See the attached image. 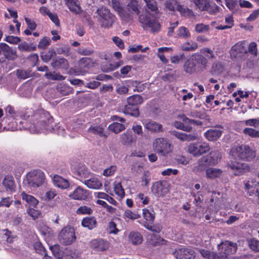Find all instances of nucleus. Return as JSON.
Instances as JSON below:
<instances>
[{"instance_id":"obj_1","label":"nucleus","mask_w":259,"mask_h":259,"mask_svg":"<svg viewBox=\"0 0 259 259\" xmlns=\"http://www.w3.org/2000/svg\"><path fill=\"white\" fill-rule=\"evenodd\" d=\"M208 65L207 59L200 54H194L188 59L184 65L186 72L192 74L201 72L206 69Z\"/></svg>"},{"instance_id":"obj_2","label":"nucleus","mask_w":259,"mask_h":259,"mask_svg":"<svg viewBox=\"0 0 259 259\" xmlns=\"http://www.w3.org/2000/svg\"><path fill=\"white\" fill-rule=\"evenodd\" d=\"M221 158V154L218 150H212L208 155L198 159V164L193 167V170L195 172L204 171L207 167L217 164Z\"/></svg>"},{"instance_id":"obj_3","label":"nucleus","mask_w":259,"mask_h":259,"mask_svg":"<svg viewBox=\"0 0 259 259\" xmlns=\"http://www.w3.org/2000/svg\"><path fill=\"white\" fill-rule=\"evenodd\" d=\"M24 117H25V116ZM20 122L23 125V128L28 130L31 133L40 132L47 124L44 115L39 116L37 114L31 116L29 120L24 118Z\"/></svg>"},{"instance_id":"obj_4","label":"nucleus","mask_w":259,"mask_h":259,"mask_svg":"<svg viewBox=\"0 0 259 259\" xmlns=\"http://www.w3.org/2000/svg\"><path fill=\"white\" fill-rule=\"evenodd\" d=\"M232 156L245 161H251L255 157V151L248 145H241L232 148L231 150Z\"/></svg>"},{"instance_id":"obj_5","label":"nucleus","mask_w":259,"mask_h":259,"mask_svg":"<svg viewBox=\"0 0 259 259\" xmlns=\"http://www.w3.org/2000/svg\"><path fill=\"white\" fill-rule=\"evenodd\" d=\"M230 55L232 60L241 63L248 62V54L244 41H239L233 45L230 50Z\"/></svg>"},{"instance_id":"obj_6","label":"nucleus","mask_w":259,"mask_h":259,"mask_svg":"<svg viewBox=\"0 0 259 259\" xmlns=\"http://www.w3.org/2000/svg\"><path fill=\"white\" fill-rule=\"evenodd\" d=\"M153 150L161 156H166L172 152L173 146L168 139L157 138L153 142Z\"/></svg>"},{"instance_id":"obj_7","label":"nucleus","mask_w":259,"mask_h":259,"mask_svg":"<svg viewBox=\"0 0 259 259\" xmlns=\"http://www.w3.org/2000/svg\"><path fill=\"white\" fill-rule=\"evenodd\" d=\"M98 20L102 27L109 28L112 27L115 22V16L111 13L110 10L106 8L102 7L97 10Z\"/></svg>"},{"instance_id":"obj_8","label":"nucleus","mask_w":259,"mask_h":259,"mask_svg":"<svg viewBox=\"0 0 259 259\" xmlns=\"http://www.w3.org/2000/svg\"><path fill=\"white\" fill-rule=\"evenodd\" d=\"M139 21L144 29L148 30L149 28L152 33L158 32L160 30L161 25L158 20L150 15H141Z\"/></svg>"},{"instance_id":"obj_9","label":"nucleus","mask_w":259,"mask_h":259,"mask_svg":"<svg viewBox=\"0 0 259 259\" xmlns=\"http://www.w3.org/2000/svg\"><path fill=\"white\" fill-rule=\"evenodd\" d=\"M210 150L209 144L205 142L191 143L188 146V152L195 157H199L207 153Z\"/></svg>"},{"instance_id":"obj_10","label":"nucleus","mask_w":259,"mask_h":259,"mask_svg":"<svg viewBox=\"0 0 259 259\" xmlns=\"http://www.w3.org/2000/svg\"><path fill=\"white\" fill-rule=\"evenodd\" d=\"M58 239L59 242L64 245L71 244L76 240L74 228L70 226L64 227L59 233Z\"/></svg>"},{"instance_id":"obj_11","label":"nucleus","mask_w":259,"mask_h":259,"mask_svg":"<svg viewBox=\"0 0 259 259\" xmlns=\"http://www.w3.org/2000/svg\"><path fill=\"white\" fill-rule=\"evenodd\" d=\"M45 174L40 170H32L26 175V182L30 187H38L45 183Z\"/></svg>"},{"instance_id":"obj_12","label":"nucleus","mask_w":259,"mask_h":259,"mask_svg":"<svg viewBox=\"0 0 259 259\" xmlns=\"http://www.w3.org/2000/svg\"><path fill=\"white\" fill-rule=\"evenodd\" d=\"M169 185L165 180L154 183L151 187L152 193L157 197H163L169 192Z\"/></svg>"},{"instance_id":"obj_13","label":"nucleus","mask_w":259,"mask_h":259,"mask_svg":"<svg viewBox=\"0 0 259 259\" xmlns=\"http://www.w3.org/2000/svg\"><path fill=\"white\" fill-rule=\"evenodd\" d=\"M93 66V62L90 58L83 57L78 62L77 68L75 69V72L77 74H84L88 72Z\"/></svg>"},{"instance_id":"obj_14","label":"nucleus","mask_w":259,"mask_h":259,"mask_svg":"<svg viewBox=\"0 0 259 259\" xmlns=\"http://www.w3.org/2000/svg\"><path fill=\"white\" fill-rule=\"evenodd\" d=\"M219 249L220 250V254L227 256L234 254L236 252L237 247L235 243L229 241H225L218 245Z\"/></svg>"},{"instance_id":"obj_15","label":"nucleus","mask_w":259,"mask_h":259,"mask_svg":"<svg viewBox=\"0 0 259 259\" xmlns=\"http://www.w3.org/2000/svg\"><path fill=\"white\" fill-rule=\"evenodd\" d=\"M228 166L234 171L235 175H240L246 171H248L249 166L247 164L238 162L235 160L228 163Z\"/></svg>"},{"instance_id":"obj_16","label":"nucleus","mask_w":259,"mask_h":259,"mask_svg":"<svg viewBox=\"0 0 259 259\" xmlns=\"http://www.w3.org/2000/svg\"><path fill=\"white\" fill-rule=\"evenodd\" d=\"M143 125L145 128L151 133H159L163 132L162 125L152 119L146 120Z\"/></svg>"},{"instance_id":"obj_17","label":"nucleus","mask_w":259,"mask_h":259,"mask_svg":"<svg viewBox=\"0 0 259 259\" xmlns=\"http://www.w3.org/2000/svg\"><path fill=\"white\" fill-rule=\"evenodd\" d=\"M90 246L96 251H103L108 249L109 243L103 239H95L90 242Z\"/></svg>"},{"instance_id":"obj_18","label":"nucleus","mask_w":259,"mask_h":259,"mask_svg":"<svg viewBox=\"0 0 259 259\" xmlns=\"http://www.w3.org/2000/svg\"><path fill=\"white\" fill-rule=\"evenodd\" d=\"M0 51L3 52L5 59L14 60L17 57L16 50L11 48L7 44H0Z\"/></svg>"},{"instance_id":"obj_19","label":"nucleus","mask_w":259,"mask_h":259,"mask_svg":"<svg viewBox=\"0 0 259 259\" xmlns=\"http://www.w3.org/2000/svg\"><path fill=\"white\" fill-rule=\"evenodd\" d=\"M174 254L177 259H194L195 257L194 250L184 248L176 249Z\"/></svg>"},{"instance_id":"obj_20","label":"nucleus","mask_w":259,"mask_h":259,"mask_svg":"<svg viewBox=\"0 0 259 259\" xmlns=\"http://www.w3.org/2000/svg\"><path fill=\"white\" fill-rule=\"evenodd\" d=\"M248 54V62L246 65L249 67H252L254 65V62L257 55V45L255 42H251L248 46L247 50Z\"/></svg>"},{"instance_id":"obj_21","label":"nucleus","mask_w":259,"mask_h":259,"mask_svg":"<svg viewBox=\"0 0 259 259\" xmlns=\"http://www.w3.org/2000/svg\"><path fill=\"white\" fill-rule=\"evenodd\" d=\"M88 190L83 189L80 187H78L75 190L70 193L69 196L74 200H85L89 196Z\"/></svg>"},{"instance_id":"obj_22","label":"nucleus","mask_w":259,"mask_h":259,"mask_svg":"<svg viewBox=\"0 0 259 259\" xmlns=\"http://www.w3.org/2000/svg\"><path fill=\"white\" fill-rule=\"evenodd\" d=\"M222 133L223 132L221 130L210 128L204 133V136L208 141H215L220 138L222 135Z\"/></svg>"},{"instance_id":"obj_23","label":"nucleus","mask_w":259,"mask_h":259,"mask_svg":"<svg viewBox=\"0 0 259 259\" xmlns=\"http://www.w3.org/2000/svg\"><path fill=\"white\" fill-rule=\"evenodd\" d=\"M51 66L54 68H63L66 70L69 67L68 61L64 58L60 57L54 58L51 63Z\"/></svg>"},{"instance_id":"obj_24","label":"nucleus","mask_w":259,"mask_h":259,"mask_svg":"<svg viewBox=\"0 0 259 259\" xmlns=\"http://www.w3.org/2000/svg\"><path fill=\"white\" fill-rule=\"evenodd\" d=\"M3 185L7 191L14 192L15 191L16 184L12 176H6L3 180Z\"/></svg>"},{"instance_id":"obj_25","label":"nucleus","mask_w":259,"mask_h":259,"mask_svg":"<svg viewBox=\"0 0 259 259\" xmlns=\"http://www.w3.org/2000/svg\"><path fill=\"white\" fill-rule=\"evenodd\" d=\"M244 185L245 190L250 196H252L255 194V190L259 187V183L254 179H251L246 182Z\"/></svg>"},{"instance_id":"obj_26","label":"nucleus","mask_w":259,"mask_h":259,"mask_svg":"<svg viewBox=\"0 0 259 259\" xmlns=\"http://www.w3.org/2000/svg\"><path fill=\"white\" fill-rule=\"evenodd\" d=\"M174 135L178 139L182 141H191L196 140L198 138L196 133L186 134L180 132H175Z\"/></svg>"},{"instance_id":"obj_27","label":"nucleus","mask_w":259,"mask_h":259,"mask_svg":"<svg viewBox=\"0 0 259 259\" xmlns=\"http://www.w3.org/2000/svg\"><path fill=\"white\" fill-rule=\"evenodd\" d=\"M83 184L90 189H99L102 186L101 182L96 177L85 180Z\"/></svg>"},{"instance_id":"obj_28","label":"nucleus","mask_w":259,"mask_h":259,"mask_svg":"<svg viewBox=\"0 0 259 259\" xmlns=\"http://www.w3.org/2000/svg\"><path fill=\"white\" fill-rule=\"evenodd\" d=\"M205 170H206V177L210 179L219 178L223 174V170L220 168L209 167Z\"/></svg>"},{"instance_id":"obj_29","label":"nucleus","mask_w":259,"mask_h":259,"mask_svg":"<svg viewBox=\"0 0 259 259\" xmlns=\"http://www.w3.org/2000/svg\"><path fill=\"white\" fill-rule=\"evenodd\" d=\"M70 11L75 14H79L81 8L78 0H65Z\"/></svg>"},{"instance_id":"obj_30","label":"nucleus","mask_w":259,"mask_h":259,"mask_svg":"<svg viewBox=\"0 0 259 259\" xmlns=\"http://www.w3.org/2000/svg\"><path fill=\"white\" fill-rule=\"evenodd\" d=\"M81 225L85 228L92 230L96 227L97 222L94 217H86L82 220Z\"/></svg>"},{"instance_id":"obj_31","label":"nucleus","mask_w":259,"mask_h":259,"mask_svg":"<svg viewBox=\"0 0 259 259\" xmlns=\"http://www.w3.org/2000/svg\"><path fill=\"white\" fill-rule=\"evenodd\" d=\"M129 241L134 245L141 244L143 241L142 235L138 232H132L128 235Z\"/></svg>"},{"instance_id":"obj_32","label":"nucleus","mask_w":259,"mask_h":259,"mask_svg":"<svg viewBox=\"0 0 259 259\" xmlns=\"http://www.w3.org/2000/svg\"><path fill=\"white\" fill-rule=\"evenodd\" d=\"M123 112L125 114L138 117L139 115V107L126 104L124 107Z\"/></svg>"},{"instance_id":"obj_33","label":"nucleus","mask_w":259,"mask_h":259,"mask_svg":"<svg viewBox=\"0 0 259 259\" xmlns=\"http://www.w3.org/2000/svg\"><path fill=\"white\" fill-rule=\"evenodd\" d=\"M53 181L55 185L59 188L66 189L69 187L68 181L59 176H55Z\"/></svg>"},{"instance_id":"obj_34","label":"nucleus","mask_w":259,"mask_h":259,"mask_svg":"<svg viewBox=\"0 0 259 259\" xmlns=\"http://www.w3.org/2000/svg\"><path fill=\"white\" fill-rule=\"evenodd\" d=\"M74 172L80 177L88 178L90 175V172L84 165L79 164L75 169Z\"/></svg>"},{"instance_id":"obj_35","label":"nucleus","mask_w":259,"mask_h":259,"mask_svg":"<svg viewBox=\"0 0 259 259\" xmlns=\"http://www.w3.org/2000/svg\"><path fill=\"white\" fill-rule=\"evenodd\" d=\"M128 105H132L135 106H138L143 102V98L138 95H135L129 97L127 99Z\"/></svg>"},{"instance_id":"obj_36","label":"nucleus","mask_w":259,"mask_h":259,"mask_svg":"<svg viewBox=\"0 0 259 259\" xmlns=\"http://www.w3.org/2000/svg\"><path fill=\"white\" fill-rule=\"evenodd\" d=\"M198 48V45L195 42L186 41L182 44L181 46V49L184 51L192 52L196 50Z\"/></svg>"},{"instance_id":"obj_37","label":"nucleus","mask_w":259,"mask_h":259,"mask_svg":"<svg viewBox=\"0 0 259 259\" xmlns=\"http://www.w3.org/2000/svg\"><path fill=\"white\" fill-rule=\"evenodd\" d=\"M21 195L22 199L30 205L35 206L38 203V201L33 196L28 195L24 192L21 193Z\"/></svg>"},{"instance_id":"obj_38","label":"nucleus","mask_w":259,"mask_h":259,"mask_svg":"<svg viewBox=\"0 0 259 259\" xmlns=\"http://www.w3.org/2000/svg\"><path fill=\"white\" fill-rule=\"evenodd\" d=\"M127 10L132 14H136L138 15L140 11L139 9V4L136 0H132L127 5Z\"/></svg>"},{"instance_id":"obj_39","label":"nucleus","mask_w":259,"mask_h":259,"mask_svg":"<svg viewBox=\"0 0 259 259\" xmlns=\"http://www.w3.org/2000/svg\"><path fill=\"white\" fill-rule=\"evenodd\" d=\"M177 37L184 39L189 38L191 36V34L187 28L184 26L180 27L177 31Z\"/></svg>"},{"instance_id":"obj_40","label":"nucleus","mask_w":259,"mask_h":259,"mask_svg":"<svg viewBox=\"0 0 259 259\" xmlns=\"http://www.w3.org/2000/svg\"><path fill=\"white\" fill-rule=\"evenodd\" d=\"M243 134L252 138H259V130L254 128L246 127L243 131Z\"/></svg>"},{"instance_id":"obj_41","label":"nucleus","mask_w":259,"mask_h":259,"mask_svg":"<svg viewBox=\"0 0 259 259\" xmlns=\"http://www.w3.org/2000/svg\"><path fill=\"white\" fill-rule=\"evenodd\" d=\"M197 9L201 11H205L208 6V0H193Z\"/></svg>"},{"instance_id":"obj_42","label":"nucleus","mask_w":259,"mask_h":259,"mask_svg":"<svg viewBox=\"0 0 259 259\" xmlns=\"http://www.w3.org/2000/svg\"><path fill=\"white\" fill-rule=\"evenodd\" d=\"M201 55L204 56L207 60H212L215 58V56L214 54V52L213 50L208 48H205L201 50L200 51Z\"/></svg>"},{"instance_id":"obj_43","label":"nucleus","mask_w":259,"mask_h":259,"mask_svg":"<svg viewBox=\"0 0 259 259\" xmlns=\"http://www.w3.org/2000/svg\"><path fill=\"white\" fill-rule=\"evenodd\" d=\"M179 117L180 119H181L183 122L188 124H192L196 125H202V121L195 120V119H191L187 117L184 114H181L179 116Z\"/></svg>"},{"instance_id":"obj_44","label":"nucleus","mask_w":259,"mask_h":259,"mask_svg":"<svg viewBox=\"0 0 259 259\" xmlns=\"http://www.w3.org/2000/svg\"><path fill=\"white\" fill-rule=\"evenodd\" d=\"M223 71V67L219 62H214L211 68V72L212 74H219Z\"/></svg>"},{"instance_id":"obj_45","label":"nucleus","mask_w":259,"mask_h":259,"mask_svg":"<svg viewBox=\"0 0 259 259\" xmlns=\"http://www.w3.org/2000/svg\"><path fill=\"white\" fill-rule=\"evenodd\" d=\"M109 128L115 133L117 134L123 131L125 127L122 124L116 122L110 124L109 126Z\"/></svg>"},{"instance_id":"obj_46","label":"nucleus","mask_w":259,"mask_h":259,"mask_svg":"<svg viewBox=\"0 0 259 259\" xmlns=\"http://www.w3.org/2000/svg\"><path fill=\"white\" fill-rule=\"evenodd\" d=\"M88 132L94 134H96L100 137L103 136L104 129L100 126H91L88 129Z\"/></svg>"},{"instance_id":"obj_47","label":"nucleus","mask_w":259,"mask_h":259,"mask_svg":"<svg viewBox=\"0 0 259 259\" xmlns=\"http://www.w3.org/2000/svg\"><path fill=\"white\" fill-rule=\"evenodd\" d=\"M178 11H179L182 16H190L192 14V11L186 7L179 5L177 7Z\"/></svg>"},{"instance_id":"obj_48","label":"nucleus","mask_w":259,"mask_h":259,"mask_svg":"<svg viewBox=\"0 0 259 259\" xmlns=\"http://www.w3.org/2000/svg\"><path fill=\"white\" fill-rule=\"evenodd\" d=\"M179 5L178 2L176 0H169L165 3V7L171 11H175L177 10Z\"/></svg>"},{"instance_id":"obj_49","label":"nucleus","mask_w":259,"mask_h":259,"mask_svg":"<svg viewBox=\"0 0 259 259\" xmlns=\"http://www.w3.org/2000/svg\"><path fill=\"white\" fill-rule=\"evenodd\" d=\"M76 212L78 214H91L93 212V210L91 208L87 206H81L78 207Z\"/></svg>"},{"instance_id":"obj_50","label":"nucleus","mask_w":259,"mask_h":259,"mask_svg":"<svg viewBox=\"0 0 259 259\" xmlns=\"http://www.w3.org/2000/svg\"><path fill=\"white\" fill-rule=\"evenodd\" d=\"M121 142L124 144H131L134 140L133 137L130 133H124L120 136Z\"/></svg>"},{"instance_id":"obj_51","label":"nucleus","mask_w":259,"mask_h":259,"mask_svg":"<svg viewBox=\"0 0 259 259\" xmlns=\"http://www.w3.org/2000/svg\"><path fill=\"white\" fill-rule=\"evenodd\" d=\"M209 26L203 23L197 24L195 27V30L197 33H205L209 30Z\"/></svg>"},{"instance_id":"obj_52","label":"nucleus","mask_w":259,"mask_h":259,"mask_svg":"<svg viewBox=\"0 0 259 259\" xmlns=\"http://www.w3.org/2000/svg\"><path fill=\"white\" fill-rule=\"evenodd\" d=\"M51 39L49 37H44L39 42L38 48L39 49L44 50L46 49L50 44Z\"/></svg>"},{"instance_id":"obj_53","label":"nucleus","mask_w":259,"mask_h":259,"mask_svg":"<svg viewBox=\"0 0 259 259\" xmlns=\"http://www.w3.org/2000/svg\"><path fill=\"white\" fill-rule=\"evenodd\" d=\"M220 7L217 5L215 4H210L208 2V6L207 7L206 11H207L210 14H215L219 12Z\"/></svg>"},{"instance_id":"obj_54","label":"nucleus","mask_w":259,"mask_h":259,"mask_svg":"<svg viewBox=\"0 0 259 259\" xmlns=\"http://www.w3.org/2000/svg\"><path fill=\"white\" fill-rule=\"evenodd\" d=\"M140 217L139 215L135 212H132L131 210L126 209L123 213V218L124 219H128L131 220H136Z\"/></svg>"},{"instance_id":"obj_55","label":"nucleus","mask_w":259,"mask_h":259,"mask_svg":"<svg viewBox=\"0 0 259 259\" xmlns=\"http://www.w3.org/2000/svg\"><path fill=\"white\" fill-rule=\"evenodd\" d=\"M250 248L255 252H259V241L254 239L248 241Z\"/></svg>"},{"instance_id":"obj_56","label":"nucleus","mask_w":259,"mask_h":259,"mask_svg":"<svg viewBox=\"0 0 259 259\" xmlns=\"http://www.w3.org/2000/svg\"><path fill=\"white\" fill-rule=\"evenodd\" d=\"M189 115L192 117L199 118L200 119H205L209 120V117L207 115L201 114L197 111H192L190 112Z\"/></svg>"},{"instance_id":"obj_57","label":"nucleus","mask_w":259,"mask_h":259,"mask_svg":"<svg viewBox=\"0 0 259 259\" xmlns=\"http://www.w3.org/2000/svg\"><path fill=\"white\" fill-rule=\"evenodd\" d=\"M114 189L116 194H117L120 197H123L124 196V190L122 188L120 183H117L115 184L114 185Z\"/></svg>"},{"instance_id":"obj_58","label":"nucleus","mask_w":259,"mask_h":259,"mask_svg":"<svg viewBox=\"0 0 259 259\" xmlns=\"http://www.w3.org/2000/svg\"><path fill=\"white\" fill-rule=\"evenodd\" d=\"M116 169V166L114 165H111L110 167L104 170L103 175L106 177L111 176L114 174Z\"/></svg>"},{"instance_id":"obj_59","label":"nucleus","mask_w":259,"mask_h":259,"mask_svg":"<svg viewBox=\"0 0 259 259\" xmlns=\"http://www.w3.org/2000/svg\"><path fill=\"white\" fill-rule=\"evenodd\" d=\"M108 230L109 233L117 234L119 231L116 228V225L113 221H110L108 223Z\"/></svg>"},{"instance_id":"obj_60","label":"nucleus","mask_w":259,"mask_h":259,"mask_svg":"<svg viewBox=\"0 0 259 259\" xmlns=\"http://www.w3.org/2000/svg\"><path fill=\"white\" fill-rule=\"evenodd\" d=\"M143 214L144 219L149 222H153L154 220V215L147 209H143Z\"/></svg>"},{"instance_id":"obj_61","label":"nucleus","mask_w":259,"mask_h":259,"mask_svg":"<svg viewBox=\"0 0 259 259\" xmlns=\"http://www.w3.org/2000/svg\"><path fill=\"white\" fill-rule=\"evenodd\" d=\"M122 64V61H121L114 63H110L109 64V67H107L106 69L104 68V71L106 72L113 71L120 67Z\"/></svg>"},{"instance_id":"obj_62","label":"nucleus","mask_w":259,"mask_h":259,"mask_svg":"<svg viewBox=\"0 0 259 259\" xmlns=\"http://www.w3.org/2000/svg\"><path fill=\"white\" fill-rule=\"evenodd\" d=\"M244 122L246 126H253L254 127H259V120L257 119H249L245 120Z\"/></svg>"},{"instance_id":"obj_63","label":"nucleus","mask_w":259,"mask_h":259,"mask_svg":"<svg viewBox=\"0 0 259 259\" xmlns=\"http://www.w3.org/2000/svg\"><path fill=\"white\" fill-rule=\"evenodd\" d=\"M25 20L27 25L28 28L33 31L36 28V24L34 20L28 17H25Z\"/></svg>"},{"instance_id":"obj_64","label":"nucleus","mask_w":259,"mask_h":259,"mask_svg":"<svg viewBox=\"0 0 259 259\" xmlns=\"http://www.w3.org/2000/svg\"><path fill=\"white\" fill-rule=\"evenodd\" d=\"M50 249L51 250L54 256L58 258L61 257V254L60 251V246L59 245H55L53 246H50Z\"/></svg>"}]
</instances>
